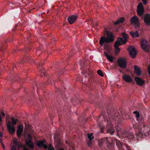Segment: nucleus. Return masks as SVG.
Returning a JSON list of instances; mask_svg holds the SVG:
<instances>
[{
  "label": "nucleus",
  "mask_w": 150,
  "mask_h": 150,
  "mask_svg": "<svg viewBox=\"0 0 150 150\" xmlns=\"http://www.w3.org/2000/svg\"><path fill=\"white\" fill-rule=\"evenodd\" d=\"M116 145L117 146L118 148V149L119 148H120L121 147H122L123 146H124V145L123 144H122L120 141H116Z\"/></svg>",
  "instance_id": "nucleus-27"
},
{
  "label": "nucleus",
  "mask_w": 150,
  "mask_h": 150,
  "mask_svg": "<svg viewBox=\"0 0 150 150\" xmlns=\"http://www.w3.org/2000/svg\"><path fill=\"white\" fill-rule=\"evenodd\" d=\"M137 13L138 15L140 16H142L144 13V7L141 3H139L137 7Z\"/></svg>",
  "instance_id": "nucleus-6"
},
{
  "label": "nucleus",
  "mask_w": 150,
  "mask_h": 150,
  "mask_svg": "<svg viewBox=\"0 0 150 150\" xmlns=\"http://www.w3.org/2000/svg\"><path fill=\"white\" fill-rule=\"evenodd\" d=\"M122 78L125 81L127 82H130L132 81L130 76L127 75L125 74L123 76Z\"/></svg>",
  "instance_id": "nucleus-20"
},
{
  "label": "nucleus",
  "mask_w": 150,
  "mask_h": 150,
  "mask_svg": "<svg viewBox=\"0 0 150 150\" xmlns=\"http://www.w3.org/2000/svg\"><path fill=\"white\" fill-rule=\"evenodd\" d=\"M92 139H91L90 141V140L89 139V141L88 142V144L89 147H90L91 146V145L92 142Z\"/></svg>",
  "instance_id": "nucleus-35"
},
{
  "label": "nucleus",
  "mask_w": 150,
  "mask_h": 150,
  "mask_svg": "<svg viewBox=\"0 0 150 150\" xmlns=\"http://www.w3.org/2000/svg\"><path fill=\"white\" fill-rule=\"evenodd\" d=\"M11 120L13 122V125H16L18 122V120L17 119H15L13 117H12L11 118Z\"/></svg>",
  "instance_id": "nucleus-29"
},
{
  "label": "nucleus",
  "mask_w": 150,
  "mask_h": 150,
  "mask_svg": "<svg viewBox=\"0 0 150 150\" xmlns=\"http://www.w3.org/2000/svg\"><path fill=\"white\" fill-rule=\"evenodd\" d=\"M43 65V64H41V63H40L39 64V66H40V65H41V67H42V66Z\"/></svg>",
  "instance_id": "nucleus-44"
},
{
  "label": "nucleus",
  "mask_w": 150,
  "mask_h": 150,
  "mask_svg": "<svg viewBox=\"0 0 150 150\" xmlns=\"http://www.w3.org/2000/svg\"><path fill=\"white\" fill-rule=\"evenodd\" d=\"M48 150H54V148L52 146L50 145L48 148Z\"/></svg>",
  "instance_id": "nucleus-36"
},
{
  "label": "nucleus",
  "mask_w": 150,
  "mask_h": 150,
  "mask_svg": "<svg viewBox=\"0 0 150 150\" xmlns=\"http://www.w3.org/2000/svg\"><path fill=\"white\" fill-rule=\"evenodd\" d=\"M124 21V19L122 18H121L120 19H118L116 22L115 23V25L118 24L120 23H122Z\"/></svg>",
  "instance_id": "nucleus-28"
},
{
  "label": "nucleus",
  "mask_w": 150,
  "mask_h": 150,
  "mask_svg": "<svg viewBox=\"0 0 150 150\" xmlns=\"http://www.w3.org/2000/svg\"><path fill=\"white\" fill-rule=\"evenodd\" d=\"M133 113L136 115L137 119H138L140 116L139 112L137 111H134L133 112Z\"/></svg>",
  "instance_id": "nucleus-30"
},
{
  "label": "nucleus",
  "mask_w": 150,
  "mask_h": 150,
  "mask_svg": "<svg viewBox=\"0 0 150 150\" xmlns=\"http://www.w3.org/2000/svg\"><path fill=\"white\" fill-rule=\"evenodd\" d=\"M2 135V133H1L0 132V137H1Z\"/></svg>",
  "instance_id": "nucleus-48"
},
{
  "label": "nucleus",
  "mask_w": 150,
  "mask_h": 150,
  "mask_svg": "<svg viewBox=\"0 0 150 150\" xmlns=\"http://www.w3.org/2000/svg\"><path fill=\"white\" fill-rule=\"evenodd\" d=\"M31 11H32V10H29V13H32V12H31Z\"/></svg>",
  "instance_id": "nucleus-47"
},
{
  "label": "nucleus",
  "mask_w": 150,
  "mask_h": 150,
  "mask_svg": "<svg viewBox=\"0 0 150 150\" xmlns=\"http://www.w3.org/2000/svg\"><path fill=\"white\" fill-rule=\"evenodd\" d=\"M126 147L127 148V150H131L130 147L128 146L127 145H126Z\"/></svg>",
  "instance_id": "nucleus-41"
},
{
  "label": "nucleus",
  "mask_w": 150,
  "mask_h": 150,
  "mask_svg": "<svg viewBox=\"0 0 150 150\" xmlns=\"http://www.w3.org/2000/svg\"><path fill=\"white\" fill-rule=\"evenodd\" d=\"M26 143L27 146L31 149H33L34 148V144L32 142L31 139H28L26 140Z\"/></svg>",
  "instance_id": "nucleus-19"
},
{
  "label": "nucleus",
  "mask_w": 150,
  "mask_h": 150,
  "mask_svg": "<svg viewBox=\"0 0 150 150\" xmlns=\"http://www.w3.org/2000/svg\"><path fill=\"white\" fill-rule=\"evenodd\" d=\"M80 65L81 66V64H80Z\"/></svg>",
  "instance_id": "nucleus-53"
},
{
  "label": "nucleus",
  "mask_w": 150,
  "mask_h": 150,
  "mask_svg": "<svg viewBox=\"0 0 150 150\" xmlns=\"http://www.w3.org/2000/svg\"><path fill=\"white\" fill-rule=\"evenodd\" d=\"M130 21L132 24L137 25H139V21L138 18L136 16H134L132 17Z\"/></svg>",
  "instance_id": "nucleus-15"
},
{
  "label": "nucleus",
  "mask_w": 150,
  "mask_h": 150,
  "mask_svg": "<svg viewBox=\"0 0 150 150\" xmlns=\"http://www.w3.org/2000/svg\"><path fill=\"white\" fill-rule=\"evenodd\" d=\"M122 44L119 42L118 40H117L115 43V52L116 53L119 52L120 49L118 47V46L122 45Z\"/></svg>",
  "instance_id": "nucleus-16"
},
{
  "label": "nucleus",
  "mask_w": 150,
  "mask_h": 150,
  "mask_svg": "<svg viewBox=\"0 0 150 150\" xmlns=\"http://www.w3.org/2000/svg\"><path fill=\"white\" fill-rule=\"evenodd\" d=\"M129 54L131 57L133 58H134L137 55V52L135 48L131 46L129 47L128 48Z\"/></svg>",
  "instance_id": "nucleus-11"
},
{
  "label": "nucleus",
  "mask_w": 150,
  "mask_h": 150,
  "mask_svg": "<svg viewBox=\"0 0 150 150\" xmlns=\"http://www.w3.org/2000/svg\"><path fill=\"white\" fill-rule=\"evenodd\" d=\"M33 62H35V63H36V62H35V61H33Z\"/></svg>",
  "instance_id": "nucleus-52"
},
{
  "label": "nucleus",
  "mask_w": 150,
  "mask_h": 150,
  "mask_svg": "<svg viewBox=\"0 0 150 150\" xmlns=\"http://www.w3.org/2000/svg\"><path fill=\"white\" fill-rule=\"evenodd\" d=\"M124 144L125 145H124V146H123L122 147H121L120 148H119V150H125L123 148L125 147L127 150V148L126 147V145H127L128 146L130 147L127 144Z\"/></svg>",
  "instance_id": "nucleus-33"
},
{
  "label": "nucleus",
  "mask_w": 150,
  "mask_h": 150,
  "mask_svg": "<svg viewBox=\"0 0 150 150\" xmlns=\"http://www.w3.org/2000/svg\"><path fill=\"white\" fill-rule=\"evenodd\" d=\"M135 131L137 138L142 139L147 136L144 132L142 130V127H145L144 124L140 125L139 124H136L133 125Z\"/></svg>",
  "instance_id": "nucleus-3"
},
{
  "label": "nucleus",
  "mask_w": 150,
  "mask_h": 150,
  "mask_svg": "<svg viewBox=\"0 0 150 150\" xmlns=\"http://www.w3.org/2000/svg\"><path fill=\"white\" fill-rule=\"evenodd\" d=\"M23 127L20 125L18 127V128L17 130V134L18 137H20L21 134L23 132Z\"/></svg>",
  "instance_id": "nucleus-21"
},
{
  "label": "nucleus",
  "mask_w": 150,
  "mask_h": 150,
  "mask_svg": "<svg viewBox=\"0 0 150 150\" xmlns=\"http://www.w3.org/2000/svg\"><path fill=\"white\" fill-rule=\"evenodd\" d=\"M45 140H40L38 142L37 145L39 147H42L46 149L47 146L46 144H45Z\"/></svg>",
  "instance_id": "nucleus-13"
},
{
  "label": "nucleus",
  "mask_w": 150,
  "mask_h": 150,
  "mask_svg": "<svg viewBox=\"0 0 150 150\" xmlns=\"http://www.w3.org/2000/svg\"><path fill=\"white\" fill-rule=\"evenodd\" d=\"M135 81L137 84L140 86H142L144 83V80L139 77H136Z\"/></svg>",
  "instance_id": "nucleus-18"
},
{
  "label": "nucleus",
  "mask_w": 150,
  "mask_h": 150,
  "mask_svg": "<svg viewBox=\"0 0 150 150\" xmlns=\"http://www.w3.org/2000/svg\"><path fill=\"white\" fill-rule=\"evenodd\" d=\"M102 114L104 121L106 120L107 123L106 126L107 132L111 134H113L115 130L113 129L111 121L112 120H115L117 122L119 125L121 123V120L123 118L124 119L122 112L120 111V113L118 110H117L115 111V112H114L113 114L112 115L111 114L108 113V116L109 118H106L105 115V112H102Z\"/></svg>",
  "instance_id": "nucleus-1"
},
{
  "label": "nucleus",
  "mask_w": 150,
  "mask_h": 150,
  "mask_svg": "<svg viewBox=\"0 0 150 150\" xmlns=\"http://www.w3.org/2000/svg\"><path fill=\"white\" fill-rule=\"evenodd\" d=\"M141 47L144 51H148L149 44L147 41L145 39L142 38L141 40Z\"/></svg>",
  "instance_id": "nucleus-9"
},
{
  "label": "nucleus",
  "mask_w": 150,
  "mask_h": 150,
  "mask_svg": "<svg viewBox=\"0 0 150 150\" xmlns=\"http://www.w3.org/2000/svg\"><path fill=\"white\" fill-rule=\"evenodd\" d=\"M1 114L2 115V117H4L5 115V114L2 111L1 112Z\"/></svg>",
  "instance_id": "nucleus-39"
},
{
  "label": "nucleus",
  "mask_w": 150,
  "mask_h": 150,
  "mask_svg": "<svg viewBox=\"0 0 150 150\" xmlns=\"http://www.w3.org/2000/svg\"><path fill=\"white\" fill-rule=\"evenodd\" d=\"M119 71H120V72L121 73H122V71H121V69H119Z\"/></svg>",
  "instance_id": "nucleus-49"
},
{
  "label": "nucleus",
  "mask_w": 150,
  "mask_h": 150,
  "mask_svg": "<svg viewBox=\"0 0 150 150\" xmlns=\"http://www.w3.org/2000/svg\"><path fill=\"white\" fill-rule=\"evenodd\" d=\"M7 127L9 132L11 134H13L15 131L14 125L11 122H9L7 125Z\"/></svg>",
  "instance_id": "nucleus-10"
},
{
  "label": "nucleus",
  "mask_w": 150,
  "mask_h": 150,
  "mask_svg": "<svg viewBox=\"0 0 150 150\" xmlns=\"http://www.w3.org/2000/svg\"><path fill=\"white\" fill-rule=\"evenodd\" d=\"M134 68L135 74L138 75H140L141 74V71L139 67L135 65L134 66Z\"/></svg>",
  "instance_id": "nucleus-24"
},
{
  "label": "nucleus",
  "mask_w": 150,
  "mask_h": 150,
  "mask_svg": "<svg viewBox=\"0 0 150 150\" xmlns=\"http://www.w3.org/2000/svg\"><path fill=\"white\" fill-rule=\"evenodd\" d=\"M143 3L144 4H146L148 2L147 0H142Z\"/></svg>",
  "instance_id": "nucleus-38"
},
{
  "label": "nucleus",
  "mask_w": 150,
  "mask_h": 150,
  "mask_svg": "<svg viewBox=\"0 0 150 150\" xmlns=\"http://www.w3.org/2000/svg\"><path fill=\"white\" fill-rule=\"evenodd\" d=\"M77 16L74 15H72L68 17L67 20L69 23L72 24L76 21Z\"/></svg>",
  "instance_id": "nucleus-17"
},
{
  "label": "nucleus",
  "mask_w": 150,
  "mask_h": 150,
  "mask_svg": "<svg viewBox=\"0 0 150 150\" xmlns=\"http://www.w3.org/2000/svg\"><path fill=\"white\" fill-rule=\"evenodd\" d=\"M97 73L100 76H104L103 73H102V71L100 70H98Z\"/></svg>",
  "instance_id": "nucleus-32"
},
{
  "label": "nucleus",
  "mask_w": 150,
  "mask_h": 150,
  "mask_svg": "<svg viewBox=\"0 0 150 150\" xmlns=\"http://www.w3.org/2000/svg\"><path fill=\"white\" fill-rule=\"evenodd\" d=\"M110 138H103L101 139V141L99 142V146L101 147L105 144L108 147V150H113L114 147L110 142Z\"/></svg>",
  "instance_id": "nucleus-5"
},
{
  "label": "nucleus",
  "mask_w": 150,
  "mask_h": 150,
  "mask_svg": "<svg viewBox=\"0 0 150 150\" xmlns=\"http://www.w3.org/2000/svg\"><path fill=\"white\" fill-rule=\"evenodd\" d=\"M59 150H64L63 149H60Z\"/></svg>",
  "instance_id": "nucleus-50"
},
{
  "label": "nucleus",
  "mask_w": 150,
  "mask_h": 150,
  "mask_svg": "<svg viewBox=\"0 0 150 150\" xmlns=\"http://www.w3.org/2000/svg\"><path fill=\"white\" fill-rule=\"evenodd\" d=\"M93 135V134L92 133H91L90 134H88V137L90 140L91 139H92L93 138V137H92Z\"/></svg>",
  "instance_id": "nucleus-31"
},
{
  "label": "nucleus",
  "mask_w": 150,
  "mask_h": 150,
  "mask_svg": "<svg viewBox=\"0 0 150 150\" xmlns=\"http://www.w3.org/2000/svg\"><path fill=\"white\" fill-rule=\"evenodd\" d=\"M39 52V50H38V51L37 52V53H38V52Z\"/></svg>",
  "instance_id": "nucleus-51"
},
{
  "label": "nucleus",
  "mask_w": 150,
  "mask_h": 150,
  "mask_svg": "<svg viewBox=\"0 0 150 150\" xmlns=\"http://www.w3.org/2000/svg\"><path fill=\"white\" fill-rule=\"evenodd\" d=\"M144 21L145 23L148 25L150 24V14H146L144 16Z\"/></svg>",
  "instance_id": "nucleus-14"
},
{
  "label": "nucleus",
  "mask_w": 150,
  "mask_h": 150,
  "mask_svg": "<svg viewBox=\"0 0 150 150\" xmlns=\"http://www.w3.org/2000/svg\"><path fill=\"white\" fill-rule=\"evenodd\" d=\"M148 71L150 70V65H149L148 68Z\"/></svg>",
  "instance_id": "nucleus-45"
},
{
  "label": "nucleus",
  "mask_w": 150,
  "mask_h": 150,
  "mask_svg": "<svg viewBox=\"0 0 150 150\" xmlns=\"http://www.w3.org/2000/svg\"><path fill=\"white\" fill-rule=\"evenodd\" d=\"M14 145L11 147V150H20L19 148L22 145L17 141H15L14 142Z\"/></svg>",
  "instance_id": "nucleus-12"
},
{
  "label": "nucleus",
  "mask_w": 150,
  "mask_h": 150,
  "mask_svg": "<svg viewBox=\"0 0 150 150\" xmlns=\"http://www.w3.org/2000/svg\"><path fill=\"white\" fill-rule=\"evenodd\" d=\"M115 128L118 134H120L122 139H125L126 140H130L131 141L134 138V135L130 132L127 130H123L120 127L119 125L115 126Z\"/></svg>",
  "instance_id": "nucleus-2"
},
{
  "label": "nucleus",
  "mask_w": 150,
  "mask_h": 150,
  "mask_svg": "<svg viewBox=\"0 0 150 150\" xmlns=\"http://www.w3.org/2000/svg\"><path fill=\"white\" fill-rule=\"evenodd\" d=\"M122 35L123 38H118L117 40H118L119 42L122 44H125L127 41L128 35L124 33H122Z\"/></svg>",
  "instance_id": "nucleus-8"
},
{
  "label": "nucleus",
  "mask_w": 150,
  "mask_h": 150,
  "mask_svg": "<svg viewBox=\"0 0 150 150\" xmlns=\"http://www.w3.org/2000/svg\"><path fill=\"white\" fill-rule=\"evenodd\" d=\"M23 150H29L26 147H24L23 148Z\"/></svg>",
  "instance_id": "nucleus-42"
},
{
  "label": "nucleus",
  "mask_w": 150,
  "mask_h": 150,
  "mask_svg": "<svg viewBox=\"0 0 150 150\" xmlns=\"http://www.w3.org/2000/svg\"><path fill=\"white\" fill-rule=\"evenodd\" d=\"M101 131L102 132V133H103V129L102 128L101 129Z\"/></svg>",
  "instance_id": "nucleus-46"
},
{
  "label": "nucleus",
  "mask_w": 150,
  "mask_h": 150,
  "mask_svg": "<svg viewBox=\"0 0 150 150\" xmlns=\"http://www.w3.org/2000/svg\"><path fill=\"white\" fill-rule=\"evenodd\" d=\"M98 24V23H93V27L95 28H96Z\"/></svg>",
  "instance_id": "nucleus-37"
},
{
  "label": "nucleus",
  "mask_w": 150,
  "mask_h": 150,
  "mask_svg": "<svg viewBox=\"0 0 150 150\" xmlns=\"http://www.w3.org/2000/svg\"><path fill=\"white\" fill-rule=\"evenodd\" d=\"M40 72L41 74L40 76H45L47 75V74L46 73L44 69H42L40 70Z\"/></svg>",
  "instance_id": "nucleus-26"
},
{
  "label": "nucleus",
  "mask_w": 150,
  "mask_h": 150,
  "mask_svg": "<svg viewBox=\"0 0 150 150\" xmlns=\"http://www.w3.org/2000/svg\"><path fill=\"white\" fill-rule=\"evenodd\" d=\"M117 62L120 67L123 69H125L126 67V62L124 58H119L117 60Z\"/></svg>",
  "instance_id": "nucleus-7"
},
{
  "label": "nucleus",
  "mask_w": 150,
  "mask_h": 150,
  "mask_svg": "<svg viewBox=\"0 0 150 150\" xmlns=\"http://www.w3.org/2000/svg\"><path fill=\"white\" fill-rule=\"evenodd\" d=\"M2 147H3V149H4L5 146H4V144L2 143Z\"/></svg>",
  "instance_id": "nucleus-43"
},
{
  "label": "nucleus",
  "mask_w": 150,
  "mask_h": 150,
  "mask_svg": "<svg viewBox=\"0 0 150 150\" xmlns=\"http://www.w3.org/2000/svg\"><path fill=\"white\" fill-rule=\"evenodd\" d=\"M104 54L105 56L109 61L110 62H113L114 59V57H113L108 54L106 52H105Z\"/></svg>",
  "instance_id": "nucleus-23"
},
{
  "label": "nucleus",
  "mask_w": 150,
  "mask_h": 150,
  "mask_svg": "<svg viewBox=\"0 0 150 150\" xmlns=\"http://www.w3.org/2000/svg\"><path fill=\"white\" fill-rule=\"evenodd\" d=\"M81 73L82 74H88L89 76L91 78H92L93 77V72L92 71H90L88 69L87 71H82Z\"/></svg>",
  "instance_id": "nucleus-22"
},
{
  "label": "nucleus",
  "mask_w": 150,
  "mask_h": 150,
  "mask_svg": "<svg viewBox=\"0 0 150 150\" xmlns=\"http://www.w3.org/2000/svg\"><path fill=\"white\" fill-rule=\"evenodd\" d=\"M129 33L133 38L135 37H138L139 36V34L137 31L130 32Z\"/></svg>",
  "instance_id": "nucleus-25"
},
{
  "label": "nucleus",
  "mask_w": 150,
  "mask_h": 150,
  "mask_svg": "<svg viewBox=\"0 0 150 150\" xmlns=\"http://www.w3.org/2000/svg\"><path fill=\"white\" fill-rule=\"evenodd\" d=\"M55 90L57 92H60V90L58 88H55Z\"/></svg>",
  "instance_id": "nucleus-40"
},
{
  "label": "nucleus",
  "mask_w": 150,
  "mask_h": 150,
  "mask_svg": "<svg viewBox=\"0 0 150 150\" xmlns=\"http://www.w3.org/2000/svg\"><path fill=\"white\" fill-rule=\"evenodd\" d=\"M114 40L113 35L110 32H108L107 37L102 36L101 37L99 43L100 46H102L103 44L109 43L113 42Z\"/></svg>",
  "instance_id": "nucleus-4"
},
{
  "label": "nucleus",
  "mask_w": 150,
  "mask_h": 150,
  "mask_svg": "<svg viewBox=\"0 0 150 150\" xmlns=\"http://www.w3.org/2000/svg\"><path fill=\"white\" fill-rule=\"evenodd\" d=\"M5 50V49L4 47L1 46L0 47V51L2 52V53H4Z\"/></svg>",
  "instance_id": "nucleus-34"
}]
</instances>
